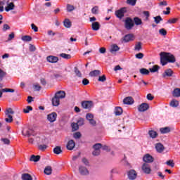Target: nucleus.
<instances>
[{"label":"nucleus","mask_w":180,"mask_h":180,"mask_svg":"<svg viewBox=\"0 0 180 180\" xmlns=\"http://www.w3.org/2000/svg\"><path fill=\"white\" fill-rule=\"evenodd\" d=\"M134 40H135V36H134V34H128L125 35L123 38V41L125 43H128V42L134 41Z\"/></svg>","instance_id":"8"},{"label":"nucleus","mask_w":180,"mask_h":180,"mask_svg":"<svg viewBox=\"0 0 180 180\" xmlns=\"http://www.w3.org/2000/svg\"><path fill=\"white\" fill-rule=\"evenodd\" d=\"M86 119L89 122V124L92 126H96V121L94 120V115L89 113L86 115Z\"/></svg>","instance_id":"10"},{"label":"nucleus","mask_w":180,"mask_h":180,"mask_svg":"<svg viewBox=\"0 0 180 180\" xmlns=\"http://www.w3.org/2000/svg\"><path fill=\"white\" fill-rule=\"evenodd\" d=\"M141 169L146 174H150L151 173V168L148 164L144 163L142 165Z\"/></svg>","instance_id":"7"},{"label":"nucleus","mask_w":180,"mask_h":180,"mask_svg":"<svg viewBox=\"0 0 180 180\" xmlns=\"http://www.w3.org/2000/svg\"><path fill=\"white\" fill-rule=\"evenodd\" d=\"M125 28L127 30H131L132 27H134V23L133 22V20L130 18H127L125 21Z\"/></svg>","instance_id":"6"},{"label":"nucleus","mask_w":180,"mask_h":180,"mask_svg":"<svg viewBox=\"0 0 180 180\" xmlns=\"http://www.w3.org/2000/svg\"><path fill=\"white\" fill-rule=\"evenodd\" d=\"M75 72L78 77H82V74L77 68L75 69Z\"/></svg>","instance_id":"62"},{"label":"nucleus","mask_w":180,"mask_h":180,"mask_svg":"<svg viewBox=\"0 0 180 180\" xmlns=\"http://www.w3.org/2000/svg\"><path fill=\"white\" fill-rule=\"evenodd\" d=\"M177 20H178L177 18H172L168 20L167 22L169 24H174L177 22Z\"/></svg>","instance_id":"57"},{"label":"nucleus","mask_w":180,"mask_h":180,"mask_svg":"<svg viewBox=\"0 0 180 180\" xmlns=\"http://www.w3.org/2000/svg\"><path fill=\"white\" fill-rule=\"evenodd\" d=\"M21 40L24 41H30L32 40V37L30 36H24L21 37Z\"/></svg>","instance_id":"47"},{"label":"nucleus","mask_w":180,"mask_h":180,"mask_svg":"<svg viewBox=\"0 0 180 180\" xmlns=\"http://www.w3.org/2000/svg\"><path fill=\"white\" fill-rule=\"evenodd\" d=\"M143 161L147 163L153 162V158L150 154H146L143 157Z\"/></svg>","instance_id":"17"},{"label":"nucleus","mask_w":180,"mask_h":180,"mask_svg":"<svg viewBox=\"0 0 180 180\" xmlns=\"http://www.w3.org/2000/svg\"><path fill=\"white\" fill-rule=\"evenodd\" d=\"M65 96H66V94L64 91H59L55 94V97L58 98L59 99L65 98Z\"/></svg>","instance_id":"18"},{"label":"nucleus","mask_w":180,"mask_h":180,"mask_svg":"<svg viewBox=\"0 0 180 180\" xmlns=\"http://www.w3.org/2000/svg\"><path fill=\"white\" fill-rule=\"evenodd\" d=\"M172 95L175 98L180 97V89H174V91L172 92Z\"/></svg>","instance_id":"32"},{"label":"nucleus","mask_w":180,"mask_h":180,"mask_svg":"<svg viewBox=\"0 0 180 180\" xmlns=\"http://www.w3.org/2000/svg\"><path fill=\"white\" fill-rule=\"evenodd\" d=\"M6 76V72L2 69H0V82H1Z\"/></svg>","instance_id":"38"},{"label":"nucleus","mask_w":180,"mask_h":180,"mask_svg":"<svg viewBox=\"0 0 180 180\" xmlns=\"http://www.w3.org/2000/svg\"><path fill=\"white\" fill-rule=\"evenodd\" d=\"M10 30V26L8 24H4L3 26V31L6 32Z\"/></svg>","instance_id":"59"},{"label":"nucleus","mask_w":180,"mask_h":180,"mask_svg":"<svg viewBox=\"0 0 180 180\" xmlns=\"http://www.w3.org/2000/svg\"><path fill=\"white\" fill-rule=\"evenodd\" d=\"M148 135H149V137L152 139H156L158 136V134L157 133V131L154 130L148 131Z\"/></svg>","instance_id":"24"},{"label":"nucleus","mask_w":180,"mask_h":180,"mask_svg":"<svg viewBox=\"0 0 180 180\" xmlns=\"http://www.w3.org/2000/svg\"><path fill=\"white\" fill-rule=\"evenodd\" d=\"M161 134H165L171 131V128L169 127H165L160 129Z\"/></svg>","instance_id":"23"},{"label":"nucleus","mask_w":180,"mask_h":180,"mask_svg":"<svg viewBox=\"0 0 180 180\" xmlns=\"http://www.w3.org/2000/svg\"><path fill=\"white\" fill-rule=\"evenodd\" d=\"M98 81L100 82H104L106 81V76L103 75L102 76H99Z\"/></svg>","instance_id":"46"},{"label":"nucleus","mask_w":180,"mask_h":180,"mask_svg":"<svg viewBox=\"0 0 180 180\" xmlns=\"http://www.w3.org/2000/svg\"><path fill=\"white\" fill-rule=\"evenodd\" d=\"M82 136V134H80V132H76L73 134V137L75 139H79L80 137Z\"/></svg>","instance_id":"56"},{"label":"nucleus","mask_w":180,"mask_h":180,"mask_svg":"<svg viewBox=\"0 0 180 180\" xmlns=\"http://www.w3.org/2000/svg\"><path fill=\"white\" fill-rule=\"evenodd\" d=\"M126 12V8H122L120 10L116 11L115 15L118 18H122L124 16V13Z\"/></svg>","instance_id":"15"},{"label":"nucleus","mask_w":180,"mask_h":180,"mask_svg":"<svg viewBox=\"0 0 180 180\" xmlns=\"http://www.w3.org/2000/svg\"><path fill=\"white\" fill-rule=\"evenodd\" d=\"M159 33L162 36H165L167 34V31L165 29H161L159 30Z\"/></svg>","instance_id":"60"},{"label":"nucleus","mask_w":180,"mask_h":180,"mask_svg":"<svg viewBox=\"0 0 180 180\" xmlns=\"http://www.w3.org/2000/svg\"><path fill=\"white\" fill-rule=\"evenodd\" d=\"M78 172L83 176H87L89 174V172L85 166H79Z\"/></svg>","instance_id":"5"},{"label":"nucleus","mask_w":180,"mask_h":180,"mask_svg":"<svg viewBox=\"0 0 180 180\" xmlns=\"http://www.w3.org/2000/svg\"><path fill=\"white\" fill-rule=\"evenodd\" d=\"M15 112L11 108H6L5 110V122L6 123H12L13 122V115H14Z\"/></svg>","instance_id":"2"},{"label":"nucleus","mask_w":180,"mask_h":180,"mask_svg":"<svg viewBox=\"0 0 180 180\" xmlns=\"http://www.w3.org/2000/svg\"><path fill=\"white\" fill-rule=\"evenodd\" d=\"M123 102L124 105H132L134 103V100L131 97L128 96L124 99Z\"/></svg>","instance_id":"19"},{"label":"nucleus","mask_w":180,"mask_h":180,"mask_svg":"<svg viewBox=\"0 0 180 180\" xmlns=\"http://www.w3.org/2000/svg\"><path fill=\"white\" fill-rule=\"evenodd\" d=\"M91 29L94 31H98L100 30V24L98 22H93L91 24Z\"/></svg>","instance_id":"25"},{"label":"nucleus","mask_w":180,"mask_h":180,"mask_svg":"<svg viewBox=\"0 0 180 180\" xmlns=\"http://www.w3.org/2000/svg\"><path fill=\"white\" fill-rule=\"evenodd\" d=\"M40 160V156L39 155H32L30 159V160L31 162H39Z\"/></svg>","instance_id":"30"},{"label":"nucleus","mask_w":180,"mask_h":180,"mask_svg":"<svg viewBox=\"0 0 180 180\" xmlns=\"http://www.w3.org/2000/svg\"><path fill=\"white\" fill-rule=\"evenodd\" d=\"M160 67L158 65H154L152 68H149V71L151 72H158Z\"/></svg>","instance_id":"43"},{"label":"nucleus","mask_w":180,"mask_h":180,"mask_svg":"<svg viewBox=\"0 0 180 180\" xmlns=\"http://www.w3.org/2000/svg\"><path fill=\"white\" fill-rule=\"evenodd\" d=\"M165 164H166L167 166L173 168L174 167V162L173 160H167Z\"/></svg>","instance_id":"37"},{"label":"nucleus","mask_w":180,"mask_h":180,"mask_svg":"<svg viewBox=\"0 0 180 180\" xmlns=\"http://www.w3.org/2000/svg\"><path fill=\"white\" fill-rule=\"evenodd\" d=\"M101 148H102V150H104L105 151H110V147L107 146H102Z\"/></svg>","instance_id":"64"},{"label":"nucleus","mask_w":180,"mask_h":180,"mask_svg":"<svg viewBox=\"0 0 180 180\" xmlns=\"http://www.w3.org/2000/svg\"><path fill=\"white\" fill-rule=\"evenodd\" d=\"M173 74V72L171 69H167L165 71V73L163 75V77H172Z\"/></svg>","instance_id":"33"},{"label":"nucleus","mask_w":180,"mask_h":180,"mask_svg":"<svg viewBox=\"0 0 180 180\" xmlns=\"http://www.w3.org/2000/svg\"><path fill=\"white\" fill-rule=\"evenodd\" d=\"M149 109V105L146 103H141L138 108L139 112H146Z\"/></svg>","instance_id":"11"},{"label":"nucleus","mask_w":180,"mask_h":180,"mask_svg":"<svg viewBox=\"0 0 180 180\" xmlns=\"http://www.w3.org/2000/svg\"><path fill=\"white\" fill-rule=\"evenodd\" d=\"M3 142L4 144L9 145L10 144V140L8 139H0Z\"/></svg>","instance_id":"54"},{"label":"nucleus","mask_w":180,"mask_h":180,"mask_svg":"<svg viewBox=\"0 0 180 180\" xmlns=\"http://www.w3.org/2000/svg\"><path fill=\"white\" fill-rule=\"evenodd\" d=\"M114 112L117 116H120L123 112V110L121 107H116Z\"/></svg>","instance_id":"29"},{"label":"nucleus","mask_w":180,"mask_h":180,"mask_svg":"<svg viewBox=\"0 0 180 180\" xmlns=\"http://www.w3.org/2000/svg\"><path fill=\"white\" fill-rule=\"evenodd\" d=\"M134 22L137 26L141 25L143 23L142 20L140 19L139 17H134Z\"/></svg>","instance_id":"35"},{"label":"nucleus","mask_w":180,"mask_h":180,"mask_svg":"<svg viewBox=\"0 0 180 180\" xmlns=\"http://www.w3.org/2000/svg\"><path fill=\"white\" fill-rule=\"evenodd\" d=\"M93 148L94 150H100V149L102 148V144L101 143H96L93 146Z\"/></svg>","instance_id":"48"},{"label":"nucleus","mask_w":180,"mask_h":180,"mask_svg":"<svg viewBox=\"0 0 180 180\" xmlns=\"http://www.w3.org/2000/svg\"><path fill=\"white\" fill-rule=\"evenodd\" d=\"M171 107L177 108L179 105V102L177 100H172L169 103Z\"/></svg>","instance_id":"28"},{"label":"nucleus","mask_w":180,"mask_h":180,"mask_svg":"<svg viewBox=\"0 0 180 180\" xmlns=\"http://www.w3.org/2000/svg\"><path fill=\"white\" fill-rule=\"evenodd\" d=\"M2 92H6V93H8V92H10V93H14L15 92V90L13 89H2Z\"/></svg>","instance_id":"49"},{"label":"nucleus","mask_w":180,"mask_h":180,"mask_svg":"<svg viewBox=\"0 0 180 180\" xmlns=\"http://www.w3.org/2000/svg\"><path fill=\"white\" fill-rule=\"evenodd\" d=\"M101 154V150H95L94 151L92 152L93 156H99Z\"/></svg>","instance_id":"51"},{"label":"nucleus","mask_w":180,"mask_h":180,"mask_svg":"<svg viewBox=\"0 0 180 180\" xmlns=\"http://www.w3.org/2000/svg\"><path fill=\"white\" fill-rule=\"evenodd\" d=\"M46 60L51 63H56L58 61V58L57 56H50L46 57Z\"/></svg>","instance_id":"14"},{"label":"nucleus","mask_w":180,"mask_h":180,"mask_svg":"<svg viewBox=\"0 0 180 180\" xmlns=\"http://www.w3.org/2000/svg\"><path fill=\"white\" fill-rule=\"evenodd\" d=\"M28 142L31 144H35V143H42L43 140L40 137L39 134H37L36 136H33L32 137H30V139H28Z\"/></svg>","instance_id":"3"},{"label":"nucleus","mask_w":180,"mask_h":180,"mask_svg":"<svg viewBox=\"0 0 180 180\" xmlns=\"http://www.w3.org/2000/svg\"><path fill=\"white\" fill-rule=\"evenodd\" d=\"M140 73L143 75H148L150 74V71L147 69L142 68L140 69Z\"/></svg>","instance_id":"40"},{"label":"nucleus","mask_w":180,"mask_h":180,"mask_svg":"<svg viewBox=\"0 0 180 180\" xmlns=\"http://www.w3.org/2000/svg\"><path fill=\"white\" fill-rule=\"evenodd\" d=\"M175 61L174 56L170 53L162 52L160 53V62L162 66L166 65L167 63H174Z\"/></svg>","instance_id":"1"},{"label":"nucleus","mask_w":180,"mask_h":180,"mask_svg":"<svg viewBox=\"0 0 180 180\" xmlns=\"http://www.w3.org/2000/svg\"><path fill=\"white\" fill-rule=\"evenodd\" d=\"M143 57H144V55L142 53H139L135 55V58H136V59H139V60L143 59Z\"/></svg>","instance_id":"50"},{"label":"nucleus","mask_w":180,"mask_h":180,"mask_svg":"<svg viewBox=\"0 0 180 180\" xmlns=\"http://www.w3.org/2000/svg\"><path fill=\"white\" fill-rule=\"evenodd\" d=\"M120 50V48L116 44H113L110 46V52L113 53H116Z\"/></svg>","instance_id":"20"},{"label":"nucleus","mask_w":180,"mask_h":180,"mask_svg":"<svg viewBox=\"0 0 180 180\" xmlns=\"http://www.w3.org/2000/svg\"><path fill=\"white\" fill-rule=\"evenodd\" d=\"M136 3V0H127V4L131 6H135Z\"/></svg>","instance_id":"61"},{"label":"nucleus","mask_w":180,"mask_h":180,"mask_svg":"<svg viewBox=\"0 0 180 180\" xmlns=\"http://www.w3.org/2000/svg\"><path fill=\"white\" fill-rule=\"evenodd\" d=\"M98 10H99L98 6H96L92 8L91 13L94 14V15H98Z\"/></svg>","instance_id":"39"},{"label":"nucleus","mask_w":180,"mask_h":180,"mask_svg":"<svg viewBox=\"0 0 180 180\" xmlns=\"http://www.w3.org/2000/svg\"><path fill=\"white\" fill-rule=\"evenodd\" d=\"M154 20L156 24H159L161 20H162V18L160 16L154 17Z\"/></svg>","instance_id":"52"},{"label":"nucleus","mask_w":180,"mask_h":180,"mask_svg":"<svg viewBox=\"0 0 180 180\" xmlns=\"http://www.w3.org/2000/svg\"><path fill=\"white\" fill-rule=\"evenodd\" d=\"M141 50H142V44H141V42H138V43L135 44L134 51H137V52H139Z\"/></svg>","instance_id":"27"},{"label":"nucleus","mask_w":180,"mask_h":180,"mask_svg":"<svg viewBox=\"0 0 180 180\" xmlns=\"http://www.w3.org/2000/svg\"><path fill=\"white\" fill-rule=\"evenodd\" d=\"M47 148V146L46 145H39V149L41 150H44Z\"/></svg>","instance_id":"63"},{"label":"nucleus","mask_w":180,"mask_h":180,"mask_svg":"<svg viewBox=\"0 0 180 180\" xmlns=\"http://www.w3.org/2000/svg\"><path fill=\"white\" fill-rule=\"evenodd\" d=\"M94 104L92 101H83L82 106L84 109H90L93 107Z\"/></svg>","instance_id":"12"},{"label":"nucleus","mask_w":180,"mask_h":180,"mask_svg":"<svg viewBox=\"0 0 180 180\" xmlns=\"http://www.w3.org/2000/svg\"><path fill=\"white\" fill-rule=\"evenodd\" d=\"M75 10V7L73 5L67 4V11L70 13Z\"/></svg>","instance_id":"44"},{"label":"nucleus","mask_w":180,"mask_h":180,"mask_svg":"<svg viewBox=\"0 0 180 180\" xmlns=\"http://www.w3.org/2000/svg\"><path fill=\"white\" fill-rule=\"evenodd\" d=\"M75 147V142L74 141V140L72 139L69 140L67 143V149L69 150H74Z\"/></svg>","instance_id":"13"},{"label":"nucleus","mask_w":180,"mask_h":180,"mask_svg":"<svg viewBox=\"0 0 180 180\" xmlns=\"http://www.w3.org/2000/svg\"><path fill=\"white\" fill-rule=\"evenodd\" d=\"M32 107H30V106H27V107H26V108H25L24 110H23V112H25V113H29L30 111H32Z\"/></svg>","instance_id":"55"},{"label":"nucleus","mask_w":180,"mask_h":180,"mask_svg":"<svg viewBox=\"0 0 180 180\" xmlns=\"http://www.w3.org/2000/svg\"><path fill=\"white\" fill-rule=\"evenodd\" d=\"M61 152L62 150L60 146H56L53 148V153L56 155H60Z\"/></svg>","instance_id":"41"},{"label":"nucleus","mask_w":180,"mask_h":180,"mask_svg":"<svg viewBox=\"0 0 180 180\" xmlns=\"http://www.w3.org/2000/svg\"><path fill=\"white\" fill-rule=\"evenodd\" d=\"M21 178L22 180H32V176L29 174H23Z\"/></svg>","instance_id":"36"},{"label":"nucleus","mask_w":180,"mask_h":180,"mask_svg":"<svg viewBox=\"0 0 180 180\" xmlns=\"http://www.w3.org/2000/svg\"><path fill=\"white\" fill-rule=\"evenodd\" d=\"M44 173L46 175L49 176L52 173V169L51 166H48L44 169Z\"/></svg>","instance_id":"34"},{"label":"nucleus","mask_w":180,"mask_h":180,"mask_svg":"<svg viewBox=\"0 0 180 180\" xmlns=\"http://www.w3.org/2000/svg\"><path fill=\"white\" fill-rule=\"evenodd\" d=\"M77 124H78V126H82V125H84V119H82V118L79 119V120H77Z\"/></svg>","instance_id":"53"},{"label":"nucleus","mask_w":180,"mask_h":180,"mask_svg":"<svg viewBox=\"0 0 180 180\" xmlns=\"http://www.w3.org/2000/svg\"><path fill=\"white\" fill-rule=\"evenodd\" d=\"M127 176L130 180H135L137 177V172L134 169H131L128 172Z\"/></svg>","instance_id":"9"},{"label":"nucleus","mask_w":180,"mask_h":180,"mask_svg":"<svg viewBox=\"0 0 180 180\" xmlns=\"http://www.w3.org/2000/svg\"><path fill=\"white\" fill-rule=\"evenodd\" d=\"M58 117V114L56 112H53L51 114H48L46 119L49 123H53L56 122Z\"/></svg>","instance_id":"4"},{"label":"nucleus","mask_w":180,"mask_h":180,"mask_svg":"<svg viewBox=\"0 0 180 180\" xmlns=\"http://www.w3.org/2000/svg\"><path fill=\"white\" fill-rule=\"evenodd\" d=\"M60 100L58 98L54 96L53 98H52V105L53 106H58L60 105Z\"/></svg>","instance_id":"26"},{"label":"nucleus","mask_w":180,"mask_h":180,"mask_svg":"<svg viewBox=\"0 0 180 180\" xmlns=\"http://www.w3.org/2000/svg\"><path fill=\"white\" fill-rule=\"evenodd\" d=\"M63 26L66 28H70L72 27V22L70 19L66 18L63 21Z\"/></svg>","instance_id":"22"},{"label":"nucleus","mask_w":180,"mask_h":180,"mask_svg":"<svg viewBox=\"0 0 180 180\" xmlns=\"http://www.w3.org/2000/svg\"><path fill=\"white\" fill-rule=\"evenodd\" d=\"M15 8V5L13 3H10L8 5H7V7L5 8V11L6 12H9L10 11H13Z\"/></svg>","instance_id":"31"},{"label":"nucleus","mask_w":180,"mask_h":180,"mask_svg":"<svg viewBox=\"0 0 180 180\" xmlns=\"http://www.w3.org/2000/svg\"><path fill=\"white\" fill-rule=\"evenodd\" d=\"M101 75V71L99 70H95L89 73V76L91 77H96Z\"/></svg>","instance_id":"21"},{"label":"nucleus","mask_w":180,"mask_h":180,"mask_svg":"<svg viewBox=\"0 0 180 180\" xmlns=\"http://www.w3.org/2000/svg\"><path fill=\"white\" fill-rule=\"evenodd\" d=\"M60 56L63 58V59H65V60H70L71 59V55L70 54H66V53H61L60 55Z\"/></svg>","instance_id":"42"},{"label":"nucleus","mask_w":180,"mask_h":180,"mask_svg":"<svg viewBox=\"0 0 180 180\" xmlns=\"http://www.w3.org/2000/svg\"><path fill=\"white\" fill-rule=\"evenodd\" d=\"M72 129L74 131H77L79 129V124L77 123H72L71 124Z\"/></svg>","instance_id":"45"},{"label":"nucleus","mask_w":180,"mask_h":180,"mask_svg":"<svg viewBox=\"0 0 180 180\" xmlns=\"http://www.w3.org/2000/svg\"><path fill=\"white\" fill-rule=\"evenodd\" d=\"M22 135L25 136H30V132L28 131V130L27 129H24L22 130Z\"/></svg>","instance_id":"58"},{"label":"nucleus","mask_w":180,"mask_h":180,"mask_svg":"<svg viewBox=\"0 0 180 180\" xmlns=\"http://www.w3.org/2000/svg\"><path fill=\"white\" fill-rule=\"evenodd\" d=\"M155 150L158 153H161L164 151L165 147L160 143H158L155 144Z\"/></svg>","instance_id":"16"}]
</instances>
